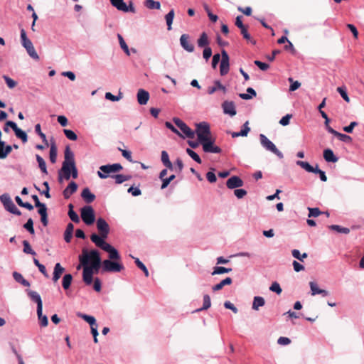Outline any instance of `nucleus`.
<instances>
[{"mask_svg":"<svg viewBox=\"0 0 364 364\" xmlns=\"http://www.w3.org/2000/svg\"><path fill=\"white\" fill-rule=\"evenodd\" d=\"M0 201L3 204L4 207L10 203L12 201L10 196L8 193H4L0 196Z\"/></svg>","mask_w":364,"mask_h":364,"instance_id":"0e129e2a","label":"nucleus"},{"mask_svg":"<svg viewBox=\"0 0 364 364\" xmlns=\"http://www.w3.org/2000/svg\"><path fill=\"white\" fill-rule=\"evenodd\" d=\"M124 269V265L118 262L105 259L102 262V272H119Z\"/></svg>","mask_w":364,"mask_h":364,"instance_id":"1a4fd4ad","label":"nucleus"},{"mask_svg":"<svg viewBox=\"0 0 364 364\" xmlns=\"http://www.w3.org/2000/svg\"><path fill=\"white\" fill-rule=\"evenodd\" d=\"M115 179V182L117 184L122 183L124 181H129L131 179L132 176L130 175H123V174H117L112 176Z\"/></svg>","mask_w":364,"mask_h":364,"instance_id":"49530a36","label":"nucleus"},{"mask_svg":"<svg viewBox=\"0 0 364 364\" xmlns=\"http://www.w3.org/2000/svg\"><path fill=\"white\" fill-rule=\"evenodd\" d=\"M249 122L247 121L242 126V129L239 132H232L231 135L233 138H236L238 136H246L249 132L250 131V128L248 126Z\"/></svg>","mask_w":364,"mask_h":364,"instance_id":"bb28decb","label":"nucleus"},{"mask_svg":"<svg viewBox=\"0 0 364 364\" xmlns=\"http://www.w3.org/2000/svg\"><path fill=\"white\" fill-rule=\"evenodd\" d=\"M269 290L277 293V294H280L282 291V289L279 284L277 282H274L271 284V286L269 287Z\"/></svg>","mask_w":364,"mask_h":364,"instance_id":"680f3d73","label":"nucleus"},{"mask_svg":"<svg viewBox=\"0 0 364 364\" xmlns=\"http://www.w3.org/2000/svg\"><path fill=\"white\" fill-rule=\"evenodd\" d=\"M323 158L328 162H337L338 159L336 157L333 151L330 149H325L323 151Z\"/></svg>","mask_w":364,"mask_h":364,"instance_id":"c85d7f7f","label":"nucleus"},{"mask_svg":"<svg viewBox=\"0 0 364 364\" xmlns=\"http://www.w3.org/2000/svg\"><path fill=\"white\" fill-rule=\"evenodd\" d=\"M77 316L79 318H82L84 321H85L90 325L91 333L93 336L94 342L95 343H98V339H97L98 331H97V325L96 323V320H95V317H93L92 316L87 315V314H82L80 312L77 313Z\"/></svg>","mask_w":364,"mask_h":364,"instance_id":"6e6552de","label":"nucleus"},{"mask_svg":"<svg viewBox=\"0 0 364 364\" xmlns=\"http://www.w3.org/2000/svg\"><path fill=\"white\" fill-rule=\"evenodd\" d=\"M100 253L96 250H92L91 251H87L85 249L82 250V254L79 257L80 264L77 266V269H80L81 265L82 266H88V264H92V262H97L100 260Z\"/></svg>","mask_w":364,"mask_h":364,"instance_id":"f03ea898","label":"nucleus"},{"mask_svg":"<svg viewBox=\"0 0 364 364\" xmlns=\"http://www.w3.org/2000/svg\"><path fill=\"white\" fill-rule=\"evenodd\" d=\"M189 36L188 34H182L180 38V43L182 48L189 53L194 51V46L189 41Z\"/></svg>","mask_w":364,"mask_h":364,"instance_id":"a211bd4d","label":"nucleus"},{"mask_svg":"<svg viewBox=\"0 0 364 364\" xmlns=\"http://www.w3.org/2000/svg\"><path fill=\"white\" fill-rule=\"evenodd\" d=\"M111 4L115 7L117 10L124 11L127 10V4L124 0H109Z\"/></svg>","mask_w":364,"mask_h":364,"instance_id":"f704fd0d","label":"nucleus"},{"mask_svg":"<svg viewBox=\"0 0 364 364\" xmlns=\"http://www.w3.org/2000/svg\"><path fill=\"white\" fill-rule=\"evenodd\" d=\"M33 223L31 218H29L26 224H24L23 227L25 229H26L28 232H30L31 234L34 232L33 229Z\"/></svg>","mask_w":364,"mask_h":364,"instance_id":"774afa93","label":"nucleus"},{"mask_svg":"<svg viewBox=\"0 0 364 364\" xmlns=\"http://www.w3.org/2000/svg\"><path fill=\"white\" fill-rule=\"evenodd\" d=\"M186 153L197 163L201 164V159L200 156L192 149L187 148L186 149Z\"/></svg>","mask_w":364,"mask_h":364,"instance_id":"6e6d98bb","label":"nucleus"},{"mask_svg":"<svg viewBox=\"0 0 364 364\" xmlns=\"http://www.w3.org/2000/svg\"><path fill=\"white\" fill-rule=\"evenodd\" d=\"M97 228L99 231V237L102 238L103 241H105V239L107 237L109 233V226L106 220L102 218H100L97 220Z\"/></svg>","mask_w":364,"mask_h":364,"instance_id":"f8f14e48","label":"nucleus"},{"mask_svg":"<svg viewBox=\"0 0 364 364\" xmlns=\"http://www.w3.org/2000/svg\"><path fill=\"white\" fill-rule=\"evenodd\" d=\"M329 229L332 230H335L339 233H343V234H348L350 232V229L348 228H343L340 225H330L329 227Z\"/></svg>","mask_w":364,"mask_h":364,"instance_id":"de8ad7c7","label":"nucleus"},{"mask_svg":"<svg viewBox=\"0 0 364 364\" xmlns=\"http://www.w3.org/2000/svg\"><path fill=\"white\" fill-rule=\"evenodd\" d=\"M308 210L309 211V218L318 217V215H320L321 214V212L320 211V210L318 208H309Z\"/></svg>","mask_w":364,"mask_h":364,"instance_id":"338daca9","label":"nucleus"},{"mask_svg":"<svg viewBox=\"0 0 364 364\" xmlns=\"http://www.w3.org/2000/svg\"><path fill=\"white\" fill-rule=\"evenodd\" d=\"M93 273L88 266H83L82 279L87 285H90L92 282Z\"/></svg>","mask_w":364,"mask_h":364,"instance_id":"5701e85b","label":"nucleus"},{"mask_svg":"<svg viewBox=\"0 0 364 364\" xmlns=\"http://www.w3.org/2000/svg\"><path fill=\"white\" fill-rule=\"evenodd\" d=\"M265 304L264 299L262 296H255L252 303V309L257 311L259 307L263 306Z\"/></svg>","mask_w":364,"mask_h":364,"instance_id":"473e14b6","label":"nucleus"},{"mask_svg":"<svg viewBox=\"0 0 364 364\" xmlns=\"http://www.w3.org/2000/svg\"><path fill=\"white\" fill-rule=\"evenodd\" d=\"M15 134L18 138L21 139L23 143L27 141V140H28L27 134L25 132L21 130V129H18L15 132Z\"/></svg>","mask_w":364,"mask_h":364,"instance_id":"e2e57ef3","label":"nucleus"},{"mask_svg":"<svg viewBox=\"0 0 364 364\" xmlns=\"http://www.w3.org/2000/svg\"><path fill=\"white\" fill-rule=\"evenodd\" d=\"M174 124L181 130V132L189 139L195 137V132L181 119L175 117L173 119Z\"/></svg>","mask_w":364,"mask_h":364,"instance_id":"4468645a","label":"nucleus"},{"mask_svg":"<svg viewBox=\"0 0 364 364\" xmlns=\"http://www.w3.org/2000/svg\"><path fill=\"white\" fill-rule=\"evenodd\" d=\"M77 184L75 181H71L63 191V196L65 199H68L77 190Z\"/></svg>","mask_w":364,"mask_h":364,"instance_id":"aec40b11","label":"nucleus"},{"mask_svg":"<svg viewBox=\"0 0 364 364\" xmlns=\"http://www.w3.org/2000/svg\"><path fill=\"white\" fill-rule=\"evenodd\" d=\"M63 132L68 139L72 140V141L77 140V136L73 131H72L70 129H63Z\"/></svg>","mask_w":364,"mask_h":364,"instance_id":"13d9d810","label":"nucleus"},{"mask_svg":"<svg viewBox=\"0 0 364 364\" xmlns=\"http://www.w3.org/2000/svg\"><path fill=\"white\" fill-rule=\"evenodd\" d=\"M74 230V225L70 223L68 224L65 231L64 232V240L66 242H70Z\"/></svg>","mask_w":364,"mask_h":364,"instance_id":"7c9ffc66","label":"nucleus"},{"mask_svg":"<svg viewBox=\"0 0 364 364\" xmlns=\"http://www.w3.org/2000/svg\"><path fill=\"white\" fill-rule=\"evenodd\" d=\"M231 271H232L231 268H226V267H215L213 269V272H212V275L229 273Z\"/></svg>","mask_w":364,"mask_h":364,"instance_id":"8fccbe9b","label":"nucleus"},{"mask_svg":"<svg viewBox=\"0 0 364 364\" xmlns=\"http://www.w3.org/2000/svg\"><path fill=\"white\" fill-rule=\"evenodd\" d=\"M65 158L69 162L71 177L73 179H76L78 177V171L76 167L74 154L68 146H67L65 149Z\"/></svg>","mask_w":364,"mask_h":364,"instance_id":"0eeeda50","label":"nucleus"},{"mask_svg":"<svg viewBox=\"0 0 364 364\" xmlns=\"http://www.w3.org/2000/svg\"><path fill=\"white\" fill-rule=\"evenodd\" d=\"M100 266L101 259L97 262H92V264H90V266L88 265V267H90L91 272H92L93 274H97L100 270Z\"/></svg>","mask_w":364,"mask_h":364,"instance_id":"bf43d9fd","label":"nucleus"},{"mask_svg":"<svg viewBox=\"0 0 364 364\" xmlns=\"http://www.w3.org/2000/svg\"><path fill=\"white\" fill-rule=\"evenodd\" d=\"M296 164L309 173L313 171V166L306 161H297Z\"/></svg>","mask_w":364,"mask_h":364,"instance_id":"5fc2aeb1","label":"nucleus"},{"mask_svg":"<svg viewBox=\"0 0 364 364\" xmlns=\"http://www.w3.org/2000/svg\"><path fill=\"white\" fill-rule=\"evenodd\" d=\"M81 196L83 198V200L87 203H92L95 199V196L90 192L88 188H85L82 190L81 193Z\"/></svg>","mask_w":364,"mask_h":364,"instance_id":"a878e982","label":"nucleus"},{"mask_svg":"<svg viewBox=\"0 0 364 364\" xmlns=\"http://www.w3.org/2000/svg\"><path fill=\"white\" fill-rule=\"evenodd\" d=\"M90 240L95 245L104 251L109 253V257L113 260H120V255L118 251L113 247L111 245L103 241L102 238H100L98 235L93 233L90 236Z\"/></svg>","mask_w":364,"mask_h":364,"instance_id":"f257e3e1","label":"nucleus"},{"mask_svg":"<svg viewBox=\"0 0 364 364\" xmlns=\"http://www.w3.org/2000/svg\"><path fill=\"white\" fill-rule=\"evenodd\" d=\"M321 115L325 119L324 124L327 131L333 134V133H334L336 130H334L331 127L329 126L330 119L328 117L326 113L323 111H321Z\"/></svg>","mask_w":364,"mask_h":364,"instance_id":"09e8293b","label":"nucleus"},{"mask_svg":"<svg viewBox=\"0 0 364 364\" xmlns=\"http://www.w3.org/2000/svg\"><path fill=\"white\" fill-rule=\"evenodd\" d=\"M35 205L39 208L38 213L41 215V220L43 226H46V205L41 203L36 195L32 196Z\"/></svg>","mask_w":364,"mask_h":364,"instance_id":"f3484780","label":"nucleus"},{"mask_svg":"<svg viewBox=\"0 0 364 364\" xmlns=\"http://www.w3.org/2000/svg\"><path fill=\"white\" fill-rule=\"evenodd\" d=\"M337 91L339 92V94L341 95V97H343V99L347 102H350V99L348 96V94H347V92L346 90V88L345 87H338L337 88Z\"/></svg>","mask_w":364,"mask_h":364,"instance_id":"69168bd1","label":"nucleus"},{"mask_svg":"<svg viewBox=\"0 0 364 364\" xmlns=\"http://www.w3.org/2000/svg\"><path fill=\"white\" fill-rule=\"evenodd\" d=\"M137 101L141 105H146L149 100V93L144 89H139L137 92Z\"/></svg>","mask_w":364,"mask_h":364,"instance_id":"412c9836","label":"nucleus"},{"mask_svg":"<svg viewBox=\"0 0 364 364\" xmlns=\"http://www.w3.org/2000/svg\"><path fill=\"white\" fill-rule=\"evenodd\" d=\"M309 286L312 296H314L317 294H321L323 296H327L328 295V292L326 290L319 289L317 284L314 282H310Z\"/></svg>","mask_w":364,"mask_h":364,"instance_id":"b1692460","label":"nucleus"},{"mask_svg":"<svg viewBox=\"0 0 364 364\" xmlns=\"http://www.w3.org/2000/svg\"><path fill=\"white\" fill-rule=\"evenodd\" d=\"M57 146L55 143H51L50 148L49 157L51 163L55 164L57 160Z\"/></svg>","mask_w":364,"mask_h":364,"instance_id":"4c0bfd02","label":"nucleus"},{"mask_svg":"<svg viewBox=\"0 0 364 364\" xmlns=\"http://www.w3.org/2000/svg\"><path fill=\"white\" fill-rule=\"evenodd\" d=\"M13 277L17 282L21 283L23 286H24V287L30 286V283L26 279H25L23 278V277L22 276L21 274L14 272L13 273Z\"/></svg>","mask_w":364,"mask_h":364,"instance_id":"a19ab883","label":"nucleus"},{"mask_svg":"<svg viewBox=\"0 0 364 364\" xmlns=\"http://www.w3.org/2000/svg\"><path fill=\"white\" fill-rule=\"evenodd\" d=\"M240 33L242 35L243 38L247 41V42H250L252 44L255 45L256 43V41H254L250 34L248 33V30H247V26L243 27V28H240Z\"/></svg>","mask_w":364,"mask_h":364,"instance_id":"79ce46f5","label":"nucleus"},{"mask_svg":"<svg viewBox=\"0 0 364 364\" xmlns=\"http://www.w3.org/2000/svg\"><path fill=\"white\" fill-rule=\"evenodd\" d=\"M222 107L224 113L228 114L232 117L236 114L235 106L233 102L225 101L223 103Z\"/></svg>","mask_w":364,"mask_h":364,"instance_id":"4be33fe9","label":"nucleus"},{"mask_svg":"<svg viewBox=\"0 0 364 364\" xmlns=\"http://www.w3.org/2000/svg\"><path fill=\"white\" fill-rule=\"evenodd\" d=\"M218 90H222L224 93L226 92V88L225 86H223L219 80H215L214 82V86L209 87L208 88V93L209 95H213L215 92H216Z\"/></svg>","mask_w":364,"mask_h":364,"instance_id":"cd10ccee","label":"nucleus"},{"mask_svg":"<svg viewBox=\"0 0 364 364\" xmlns=\"http://www.w3.org/2000/svg\"><path fill=\"white\" fill-rule=\"evenodd\" d=\"M21 39L22 46L26 48L28 54L33 59L38 60L39 57L35 50L32 42L27 38L23 28L21 30Z\"/></svg>","mask_w":364,"mask_h":364,"instance_id":"39448f33","label":"nucleus"},{"mask_svg":"<svg viewBox=\"0 0 364 364\" xmlns=\"http://www.w3.org/2000/svg\"><path fill=\"white\" fill-rule=\"evenodd\" d=\"M196 133L200 144L212 138L210 126L205 122L196 124Z\"/></svg>","mask_w":364,"mask_h":364,"instance_id":"20e7f679","label":"nucleus"},{"mask_svg":"<svg viewBox=\"0 0 364 364\" xmlns=\"http://www.w3.org/2000/svg\"><path fill=\"white\" fill-rule=\"evenodd\" d=\"M73 208L74 206L72 203H70L68 205V216L72 221H73L75 223H78L80 222V218L78 215L73 210Z\"/></svg>","mask_w":364,"mask_h":364,"instance_id":"e433bc0d","label":"nucleus"},{"mask_svg":"<svg viewBox=\"0 0 364 364\" xmlns=\"http://www.w3.org/2000/svg\"><path fill=\"white\" fill-rule=\"evenodd\" d=\"M226 186L230 189H233L243 186V181L237 176L230 177L226 181Z\"/></svg>","mask_w":364,"mask_h":364,"instance_id":"6ab92c4d","label":"nucleus"},{"mask_svg":"<svg viewBox=\"0 0 364 364\" xmlns=\"http://www.w3.org/2000/svg\"><path fill=\"white\" fill-rule=\"evenodd\" d=\"M203 146V149L206 153H220L221 149L215 146L214 144V140L210 138L208 139V141H205L204 142L201 143Z\"/></svg>","mask_w":364,"mask_h":364,"instance_id":"dca6fc26","label":"nucleus"},{"mask_svg":"<svg viewBox=\"0 0 364 364\" xmlns=\"http://www.w3.org/2000/svg\"><path fill=\"white\" fill-rule=\"evenodd\" d=\"M134 262L136 264V266L140 269H141L145 276L147 277H149V271L147 269V268L146 267V266L139 260V258H134Z\"/></svg>","mask_w":364,"mask_h":364,"instance_id":"4d7b16f0","label":"nucleus"},{"mask_svg":"<svg viewBox=\"0 0 364 364\" xmlns=\"http://www.w3.org/2000/svg\"><path fill=\"white\" fill-rule=\"evenodd\" d=\"M23 252L26 254L36 255V252L32 250L29 242L27 240L23 241Z\"/></svg>","mask_w":364,"mask_h":364,"instance_id":"052dcab7","label":"nucleus"},{"mask_svg":"<svg viewBox=\"0 0 364 364\" xmlns=\"http://www.w3.org/2000/svg\"><path fill=\"white\" fill-rule=\"evenodd\" d=\"M161 161L166 168L170 170L173 169V164L170 161L168 154L166 151L161 152Z\"/></svg>","mask_w":364,"mask_h":364,"instance_id":"c9c22d12","label":"nucleus"},{"mask_svg":"<svg viewBox=\"0 0 364 364\" xmlns=\"http://www.w3.org/2000/svg\"><path fill=\"white\" fill-rule=\"evenodd\" d=\"M4 208L11 213H13L16 215H21V212L17 208L16 205L13 201L10 202V203L6 205Z\"/></svg>","mask_w":364,"mask_h":364,"instance_id":"58836bf2","label":"nucleus"},{"mask_svg":"<svg viewBox=\"0 0 364 364\" xmlns=\"http://www.w3.org/2000/svg\"><path fill=\"white\" fill-rule=\"evenodd\" d=\"M122 169L120 164L103 165L100 167V171L97 172V175L100 178H107L110 173L119 172Z\"/></svg>","mask_w":364,"mask_h":364,"instance_id":"423d86ee","label":"nucleus"},{"mask_svg":"<svg viewBox=\"0 0 364 364\" xmlns=\"http://www.w3.org/2000/svg\"><path fill=\"white\" fill-rule=\"evenodd\" d=\"M174 16H175V13H174V10L173 9H171L165 16V18H166V24H167V29L168 31L171 30V28H172L171 26H172V23H173V20Z\"/></svg>","mask_w":364,"mask_h":364,"instance_id":"a18cd8bd","label":"nucleus"},{"mask_svg":"<svg viewBox=\"0 0 364 364\" xmlns=\"http://www.w3.org/2000/svg\"><path fill=\"white\" fill-rule=\"evenodd\" d=\"M117 37H118L119 42L122 49L125 52V53L127 55H129L130 53H129V48H128L127 43H125L123 37L120 34H118Z\"/></svg>","mask_w":364,"mask_h":364,"instance_id":"603ef678","label":"nucleus"},{"mask_svg":"<svg viewBox=\"0 0 364 364\" xmlns=\"http://www.w3.org/2000/svg\"><path fill=\"white\" fill-rule=\"evenodd\" d=\"M81 218L83 222L87 225H92L95 220V212L91 206H85L81 208Z\"/></svg>","mask_w":364,"mask_h":364,"instance_id":"9b49d317","label":"nucleus"},{"mask_svg":"<svg viewBox=\"0 0 364 364\" xmlns=\"http://www.w3.org/2000/svg\"><path fill=\"white\" fill-rule=\"evenodd\" d=\"M260 143L264 148L267 150L270 151L277 155L279 159L284 157L283 154L276 147V146L264 134L259 136Z\"/></svg>","mask_w":364,"mask_h":364,"instance_id":"9d476101","label":"nucleus"},{"mask_svg":"<svg viewBox=\"0 0 364 364\" xmlns=\"http://www.w3.org/2000/svg\"><path fill=\"white\" fill-rule=\"evenodd\" d=\"M210 306H211L210 298L209 295L205 294L203 296V306L202 308L198 309L197 311L206 310L208 308H210Z\"/></svg>","mask_w":364,"mask_h":364,"instance_id":"3c124183","label":"nucleus"},{"mask_svg":"<svg viewBox=\"0 0 364 364\" xmlns=\"http://www.w3.org/2000/svg\"><path fill=\"white\" fill-rule=\"evenodd\" d=\"M73 281V276L70 274L64 275L62 281V286L64 289L67 290L70 288Z\"/></svg>","mask_w":364,"mask_h":364,"instance_id":"37998d69","label":"nucleus"},{"mask_svg":"<svg viewBox=\"0 0 364 364\" xmlns=\"http://www.w3.org/2000/svg\"><path fill=\"white\" fill-rule=\"evenodd\" d=\"M197 43L200 48L208 47L207 46L209 44V41L206 33L203 32L200 34L199 38L197 41Z\"/></svg>","mask_w":364,"mask_h":364,"instance_id":"72a5a7b5","label":"nucleus"},{"mask_svg":"<svg viewBox=\"0 0 364 364\" xmlns=\"http://www.w3.org/2000/svg\"><path fill=\"white\" fill-rule=\"evenodd\" d=\"M232 283V279L230 277H226L225 279L222 280L220 283L214 285L212 287L213 291H218L221 290L225 286L230 285Z\"/></svg>","mask_w":364,"mask_h":364,"instance_id":"c756f323","label":"nucleus"},{"mask_svg":"<svg viewBox=\"0 0 364 364\" xmlns=\"http://www.w3.org/2000/svg\"><path fill=\"white\" fill-rule=\"evenodd\" d=\"M144 6L149 9H161V4L159 1H155L154 0H146L144 1Z\"/></svg>","mask_w":364,"mask_h":364,"instance_id":"ea45409f","label":"nucleus"},{"mask_svg":"<svg viewBox=\"0 0 364 364\" xmlns=\"http://www.w3.org/2000/svg\"><path fill=\"white\" fill-rule=\"evenodd\" d=\"M12 151V147L10 145L5 146L4 142L0 146V159H5Z\"/></svg>","mask_w":364,"mask_h":364,"instance_id":"2f4dec72","label":"nucleus"},{"mask_svg":"<svg viewBox=\"0 0 364 364\" xmlns=\"http://www.w3.org/2000/svg\"><path fill=\"white\" fill-rule=\"evenodd\" d=\"M230 58L225 50L221 51V62L220 65V73L222 76L227 75L230 70Z\"/></svg>","mask_w":364,"mask_h":364,"instance_id":"2eb2a0df","label":"nucleus"},{"mask_svg":"<svg viewBox=\"0 0 364 364\" xmlns=\"http://www.w3.org/2000/svg\"><path fill=\"white\" fill-rule=\"evenodd\" d=\"M291 254L294 258H296L301 262L304 260V259H305L308 257V255L306 252L301 255L300 252L296 249H294L291 251Z\"/></svg>","mask_w":364,"mask_h":364,"instance_id":"864d4df0","label":"nucleus"},{"mask_svg":"<svg viewBox=\"0 0 364 364\" xmlns=\"http://www.w3.org/2000/svg\"><path fill=\"white\" fill-rule=\"evenodd\" d=\"M30 299L37 304V314L42 326H46V316L43 315V301L41 296L36 291L26 290Z\"/></svg>","mask_w":364,"mask_h":364,"instance_id":"7ed1b4c3","label":"nucleus"},{"mask_svg":"<svg viewBox=\"0 0 364 364\" xmlns=\"http://www.w3.org/2000/svg\"><path fill=\"white\" fill-rule=\"evenodd\" d=\"M333 134L335 136H336L339 140H341L343 142H346V143H351L352 142L351 136H350L347 134H341L337 131H335L334 133H333Z\"/></svg>","mask_w":364,"mask_h":364,"instance_id":"c03bdc74","label":"nucleus"},{"mask_svg":"<svg viewBox=\"0 0 364 364\" xmlns=\"http://www.w3.org/2000/svg\"><path fill=\"white\" fill-rule=\"evenodd\" d=\"M64 272L65 268L63 267L60 263H57L54 267V271L53 273V281L55 283L57 282Z\"/></svg>","mask_w":364,"mask_h":364,"instance_id":"393cba45","label":"nucleus"},{"mask_svg":"<svg viewBox=\"0 0 364 364\" xmlns=\"http://www.w3.org/2000/svg\"><path fill=\"white\" fill-rule=\"evenodd\" d=\"M71 178V171L68 161L64 157L61 168L58 171V181L62 183L64 180L68 181Z\"/></svg>","mask_w":364,"mask_h":364,"instance_id":"ddd939ff","label":"nucleus"}]
</instances>
